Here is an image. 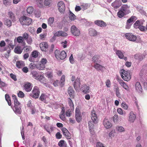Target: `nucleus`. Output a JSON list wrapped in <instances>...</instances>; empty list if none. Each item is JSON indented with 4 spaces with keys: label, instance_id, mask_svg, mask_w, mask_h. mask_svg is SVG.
I'll use <instances>...</instances> for the list:
<instances>
[{
    "label": "nucleus",
    "instance_id": "nucleus-1",
    "mask_svg": "<svg viewBox=\"0 0 147 147\" xmlns=\"http://www.w3.org/2000/svg\"><path fill=\"white\" fill-rule=\"evenodd\" d=\"M91 113V117L92 121H89L88 125L89 130L91 134H92L94 127V125L92 124V122L95 124L97 123L98 122V119L95 111L94 110L92 111Z\"/></svg>",
    "mask_w": 147,
    "mask_h": 147
},
{
    "label": "nucleus",
    "instance_id": "nucleus-2",
    "mask_svg": "<svg viewBox=\"0 0 147 147\" xmlns=\"http://www.w3.org/2000/svg\"><path fill=\"white\" fill-rule=\"evenodd\" d=\"M20 23L22 25H29L32 21V19L28 17L24 16L19 19Z\"/></svg>",
    "mask_w": 147,
    "mask_h": 147
},
{
    "label": "nucleus",
    "instance_id": "nucleus-3",
    "mask_svg": "<svg viewBox=\"0 0 147 147\" xmlns=\"http://www.w3.org/2000/svg\"><path fill=\"white\" fill-rule=\"evenodd\" d=\"M120 73L122 78L124 80L127 81L131 79L129 74L127 71L124 69H122L120 71Z\"/></svg>",
    "mask_w": 147,
    "mask_h": 147
},
{
    "label": "nucleus",
    "instance_id": "nucleus-4",
    "mask_svg": "<svg viewBox=\"0 0 147 147\" xmlns=\"http://www.w3.org/2000/svg\"><path fill=\"white\" fill-rule=\"evenodd\" d=\"M40 93L39 90L37 86H35L32 90V94H30V96L35 98H36L38 97Z\"/></svg>",
    "mask_w": 147,
    "mask_h": 147
},
{
    "label": "nucleus",
    "instance_id": "nucleus-5",
    "mask_svg": "<svg viewBox=\"0 0 147 147\" xmlns=\"http://www.w3.org/2000/svg\"><path fill=\"white\" fill-rule=\"evenodd\" d=\"M71 32L73 35L76 36H78L80 34V30L74 25H73L71 26Z\"/></svg>",
    "mask_w": 147,
    "mask_h": 147
},
{
    "label": "nucleus",
    "instance_id": "nucleus-6",
    "mask_svg": "<svg viewBox=\"0 0 147 147\" xmlns=\"http://www.w3.org/2000/svg\"><path fill=\"white\" fill-rule=\"evenodd\" d=\"M58 9L61 13H64L65 10V5L63 1H60L58 3Z\"/></svg>",
    "mask_w": 147,
    "mask_h": 147
},
{
    "label": "nucleus",
    "instance_id": "nucleus-7",
    "mask_svg": "<svg viewBox=\"0 0 147 147\" xmlns=\"http://www.w3.org/2000/svg\"><path fill=\"white\" fill-rule=\"evenodd\" d=\"M125 36L127 39L132 41H135L137 38L136 36L130 33H126L125 34Z\"/></svg>",
    "mask_w": 147,
    "mask_h": 147
},
{
    "label": "nucleus",
    "instance_id": "nucleus-8",
    "mask_svg": "<svg viewBox=\"0 0 147 147\" xmlns=\"http://www.w3.org/2000/svg\"><path fill=\"white\" fill-rule=\"evenodd\" d=\"M61 130L63 134L67 139H69L71 138V134L65 128H63Z\"/></svg>",
    "mask_w": 147,
    "mask_h": 147
},
{
    "label": "nucleus",
    "instance_id": "nucleus-9",
    "mask_svg": "<svg viewBox=\"0 0 147 147\" xmlns=\"http://www.w3.org/2000/svg\"><path fill=\"white\" fill-rule=\"evenodd\" d=\"M103 124L105 127L107 129L110 128L112 126V124L108 119L105 118L103 121Z\"/></svg>",
    "mask_w": 147,
    "mask_h": 147
},
{
    "label": "nucleus",
    "instance_id": "nucleus-10",
    "mask_svg": "<svg viewBox=\"0 0 147 147\" xmlns=\"http://www.w3.org/2000/svg\"><path fill=\"white\" fill-rule=\"evenodd\" d=\"M40 47L43 51H46L48 47V46L47 42H43L40 44Z\"/></svg>",
    "mask_w": 147,
    "mask_h": 147
},
{
    "label": "nucleus",
    "instance_id": "nucleus-11",
    "mask_svg": "<svg viewBox=\"0 0 147 147\" xmlns=\"http://www.w3.org/2000/svg\"><path fill=\"white\" fill-rule=\"evenodd\" d=\"M129 9V6L127 5H123L121 7V9L125 13L127 14L130 12Z\"/></svg>",
    "mask_w": 147,
    "mask_h": 147
},
{
    "label": "nucleus",
    "instance_id": "nucleus-12",
    "mask_svg": "<svg viewBox=\"0 0 147 147\" xmlns=\"http://www.w3.org/2000/svg\"><path fill=\"white\" fill-rule=\"evenodd\" d=\"M136 118V116L132 112H131L129 113V116L128 121L130 122L133 123Z\"/></svg>",
    "mask_w": 147,
    "mask_h": 147
},
{
    "label": "nucleus",
    "instance_id": "nucleus-13",
    "mask_svg": "<svg viewBox=\"0 0 147 147\" xmlns=\"http://www.w3.org/2000/svg\"><path fill=\"white\" fill-rule=\"evenodd\" d=\"M135 88L136 90L139 93H142V86L139 82H137L135 84Z\"/></svg>",
    "mask_w": 147,
    "mask_h": 147
},
{
    "label": "nucleus",
    "instance_id": "nucleus-14",
    "mask_svg": "<svg viewBox=\"0 0 147 147\" xmlns=\"http://www.w3.org/2000/svg\"><path fill=\"white\" fill-rule=\"evenodd\" d=\"M121 5V3L119 1L116 0L112 4V6L115 8H119Z\"/></svg>",
    "mask_w": 147,
    "mask_h": 147
},
{
    "label": "nucleus",
    "instance_id": "nucleus-15",
    "mask_svg": "<svg viewBox=\"0 0 147 147\" xmlns=\"http://www.w3.org/2000/svg\"><path fill=\"white\" fill-rule=\"evenodd\" d=\"M94 22L95 24L101 27H104L106 26L105 23L102 21L96 20Z\"/></svg>",
    "mask_w": 147,
    "mask_h": 147
},
{
    "label": "nucleus",
    "instance_id": "nucleus-16",
    "mask_svg": "<svg viewBox=\"0 0 147 147\" xmlns=\"http://www.w3.org/2000/svg\"><path fill=\"white\" fill-rule=\"evenodd\" d=\"M94 67L97 70H100L101 71H103V68H104V66H102L97 63H95Z\"/></svg>",
    "mask_w": 147,
    "mask_h": 147
},
{
    "label": "nucleus",
    "instance_id": "nucleus-17",
    "mask_svg": "<svg viewBox=\"0 0 147 147\" xmlns=\"http://www.w3.org/2000/svg\"><path fill=\"white\" fill-rule=\"evenodd\" d=\"M66 57V54L65 52L64 51H62L60 53L59 55L58 58V59H63L65 58Z\"/></svg>",
    "mask_w": 147,
    "mask_h": 147
},
{
    "label": "nucleus",
    "instance_id": "nucleus-18",
    "mask_svg": "<svg viewBox=\"0 0 147 147\" xmlns=\"http://www.w3.org/2000/svg\"><path fill=\"white\" fill-rule=\"evenodd\" d=\"M24 87L25 89L27 92L30 91L32 89L31 86V84L29 83H27L25 84L24 85Z\"/></svg>",
    "mask_w": 147,
    "mask_h": 147
},
{
    "label": "nucleus",
    "instance_id": "nucleus-19",
    "mask_svg": "<svg viewBox=\"0 0 147 147\" xmlns=\"http://www.w3.org/2000/svg\"><path fill=\"white\" fill-rule=\"evenodd\" d=\"M23 49H21L20 46H17L15 48L14 51L16 53L20 54L22 52Z\"/></svg>",
    "mask_w": 147,
    "mask_h": 147
},
{
    "label": "nucleus",
    "instance_id": "nucleus-20",
    "mask_svg": "<svg viewBox=\"0 0 147 147\" xmlns=\"http://www.w3.org/2000/svg\"><path fill=\"white\" fill-rule=\"evenodd\" d=\"M80 82L79 78H77L75 81L74 86L75 89L76 90L80 87Z\"/></svg>",
    "mask_w": 147,
    "mask_h": 147
},
{
    "label": "nucleus",
    "instance_id": "nucleus-21",
    "mask_svg": "<svg viewBox=\"0 0 147 147\" xmlns=\"http://www.w3.org/2000/svg\"><path fill=\"white\" fill-rule=\"evenodd\" d=\"M89 34L91 36H95L97 35V32L94 29L90 28L89 30Z\"/></svg>",
    "mask_w": 147,
    "mask_h": 147
},
{
    "label": "nucleus",
    "instance_id": "nucleus-22",
    "mask_svg": "<svg viewBox=\"0 0 147 147\" xmlns=\"http://www.w3.org/2000/svg\"><path fill=\"white\" fill-rule=\"evenodd\" d=\"M74 91L71 87H69L68 89V92L69 96L71 98L74 97Z\"/></svg>",
    "mask_w": 147,
    "mask_h": 147
},
{
    "label": "nucleus",
    "instance_id": "nucleus-23",
    "mask_svg": "<svg viewBox=\"0 0 147 147\" xmlns=\"http://www.w3.org/2000/svg\"><path fill=\"white\" fill-rule=\"evenodd\" d=\"M25 65L24 63L22 61H17L16 63V66L18 68H21Z\"/></svg>",
    "mask_w": 147,
    "mask_h": 147
},
{
    "label": "nucleus",
    "instance_id": "nucleus-24",
    "mask_svg": "<svg viewBox=\"0 0 147 147\" xmlns=\"http://www.w3.org/2000/svg\"><path fill=\"white\" fill-rule=\"evenodd\" d=\"M69 18L70 20L71 21H74L76 19V16L70 11H69Z\"/></svg>",
    "mask_w": 147,
    "mask_h": 147
},
{
    "label": "nucleus",
    "instance_id": "nucleus-25",
    "mask_svg": "<svg viewBox=\"0 0 147 147\" xmlns=\"http://www.w3.org/2000/svg\"><path fill=\"white\" fill-rule=\"evenodd\" d=\"M32 74L33 77H36V79H37L38 80H39V81H40V80L42 79L41 78H43L42 76H40L38 75L37 72L36 71L33 72L32 73Z\"/></svg>",
    "mask_w": 147,
    "mask_h": 147
},
{
    "label": "nucleus",
    "instance_id": "nucleus-26",
    "mask_svg": "<svg viewBox=\"0 0 147 147\" xmlns=\"http://www.w3.org/2000/svg\"><path fill=\"white\" fill-rule=\"evenodd\" d=\"M9 17L12 21H15V17L14 14L11 12L9 11L8 14Z\"/></svg>",
    "mask_w": 147,
    "mask_h": 147
},
{
    "label": "nucleus",
    "instance_id": "nucleus-27",
    "mask_svg": "<svg viewBox=\"0 0 147 147\" xmlns=\"http://www.w3.org/2000/svg\"><path fill=\"white\" fill-rule=\"evenodd\" d=\"M82 90H83V92L85 93H87L89 92V87L87 86L84 85L82 88Z\"/></svg>",
    "mask_w": 147,
    "mask_h": 147
},
{
    "label": "nucleus",
    "instance_id": "nucleus-28",
    "mask_svg": "<svg viewBox=\"0 0 147 147\" xmlns=\"http://www.w3.org/2000/svg\"><path fill=\"white\" fill-rule=\"evenodd\" d=\"M44 127L46 130L49 134H50L51 132L53 131V127L51 126L50 127H49L47 125H45L44 126Z\"/></svg>",
    "mask_w": 147,
    "mask_h": 147
},
{
    "label": "nucleus",
    "instance_id": "nucleus-29",
    "mask_svg": "<svg viewBox=\"0 0 147 147\" xmlns=\"http://www.w3.org/2000/svg\"><path fill=\"white\" fill-rule=\"evenodd\" d=\"M14 107L15 108L14 111L16 113L18 114H20L21 113L20 106H17L16 105Z\"/></svg>",
    "mask_w": 147,
    "mask_h": 147
},
{
    "label": "nucleus",
    "instance_id": "nucleus-30",
    "mask_svg": "<svg viewBox=\"0 0 147 147\" xmlns=\"http://www.w3.org/2000/svg\"><path fill=\"white\" fill-rule=\"evenodd\" d=\"M116 53L118 56L121 59H122V58H123L124 56V55L123 53L120 50H117L116 51Z\"/></svg>",
    "mask_w": 147,
    "mask_h": 147
},
{
    "label": "nucleus",
    "instance_id": "nucleus-31",
    "mask_svg": "<svg viewBox=\"0 0 147 147\" xmlns=\"http://www.w3.org/2000/svg\"><path fill=\"white\" fill-rule=\"evenodd\" d=\"M136 19V16H132L129 19H128L127 21V23L130 24L134 20Z\"/></svg>",
    "mask_w": 147,
    "mask_h": 147
},
{
    "label": "nucleus",
    "instance_id": "nucleus-32",
    "mask_svg": "<svg viewBox=\"0 0 147 147\" xmlns=\"http://www.w3.org/2000/svg\"><path fill=\"white\" fill-rule=\"evenodd\" d=\"M99 56L98 55H95L92 58V61L93 62L95 63H97L99 61L98 60L99 59Z\"/></svg>",
    "mask_w": 147,
    "mask_h": 147
},
{
    "label": "nucleus",
    "instance_id": "nucleus-33",
    "mask_svg": "<svg viewBox=\"0 0 147 147\" xmlns=\"http://www.w3.org/2000/svg\"><path fill=\"white\" fill-rule=\"evenodd\" d=\"M5 41L7 42V44L8 45L9 47L13 49L14 46L12 45V41L8 39H6Z\"/></svg>",
    "mask_w": 147,
    "mask_h": 147
},
{
    "label": "nucleus",
    "instance_id": "nucleus-34",
    "mask_svg": "<svg viewBox=\"0 0 147 147\" xmlns=\"http://www.w3.org/2000/svg\"><path fill=\"white\" fill-rule=\"evenodd\" d=\"M65 81V76L64 75H63L61 77V80L60 81V85L61 87H63L64 85V82Z\"/></svg>",
    "mask_w": 147,
    "mask_h": 147
},
{
    "label": "nucleus",
    "instance_id": "nucleus-35",
    "mask_svg": "<svg viewBox=\"0 0 147 147\" xmlns=\"http://www.w3.org/2000/svg\"><path fill=\"white\" fill-rule=\"evenodd\" d=\"M125 13L121 9L118 12L117 15L119 18H121L124 16Z\"/></svg>",
    "mask_w": 147,
    "mask_h": 147
},
{
    "label": "nucleus",
    "instance_id": "nucleus-36",
    "mask_svg": "<svg viewBox=\"0 0 147 147\" xmlns=\"http://www.w3.org/2000/svg\"><path fill=\"white\" fill-rule=\"evenodd\" d=\"M5 98L6 101L7 102L8 105L9 106L11 105V101L10 100V98L8 94H6L5 95Z\"/></svg>",
    "mask_w": 147,
    "mask_h": 147
},
{
    "label": "nucleus",
    "instance_id": "nucleus-37",
    "mask_svg": "<svg viewBox=\"0 0 147 147\" xmlns=\"http://www.w3.org/2000/svg\"><path fill=\"white\" fill-rule=\"evenodd\" d=\"M4 24L5 25L9 27L11 25V22L10 20L7 19L5 20Z\"/></svg>",
    "mask_w": 147,
    "mask_h": 147
},
{
    "label": "nucleus",
    "instance_id": "nucleus-38",
    "mask_svg": "<svg viewBox=\"0 0 147 147\" xmlns=\"http://www.w3.org/2000/svg\"><path fill=\"white\" fill-rule=\"evenodd\" d=\"M76 119L78 122H79L82 119V116L81 114H77L75 115Z\"/></svg>",
    "mask_w": 147,
    "mask_h": 147
},
{
    "label": "nucleus",
    "instance_id": "nucleus-39",
    "mask_svg": "<svg viewBox=\"0 0 147 147\" xmlns=\"http://www.w3.org/2000/svg\"><path fill=\"white\" fill-rule=\"evenodd\" d=\"M45 67V65L40 63L37 65L36 68L39 70H43Z\"/></svg>",
    "mask_w": 147,
    "mask_h": 147
},
{
    "label": "nucleus",
    "instance_id": "nucleus-40",
    "mask_svg": "<svg viewBox=\"0 0 147 147\" xmlns=\"http://www.w3.org/2000/svg\"><path fill=\"white\" fill-rule=\"evenodd\" d=\"M54 21V18L53 17L50 18L48 20V24L51 26L53 23Z\"/></svg>",
    "mask_w": 147,
    "mask_h": 147
},
{
    "label": "nucleus",
    "instance_id": "nucleus-41",
    "mask_svg": "<svg viewBox=\"0 0 147 147\" xmlns=\"http://www.w3.org/2000/svg\"><path fill=\"white\" fill-rule=\"evenodd\" d=\"M33 10L34 9L32 7H29L27 9V11L28 13L31 14L33 12Z\"/></svg>",
    "mask_w": 147,
    "mask_h": 147
},
{
    "label": "nucleus",
    "instance_id": "nucleus-42",
    "mask_svg": "<svg viewBox=\"0 0 147 147\" xmlns=\"http://www.w3.org/2000/svg\"><path fill=\"white\" fill-rule=\"evenodd\" d=\"M117 130L119 132H122L125 131V129L122 127L117 126L116 127Z\"/></svg>",
    "mask_w": 147,
    "mask_h": 147
},
{
    "label": "nucleus",
    "instance_id": "nucleus-43",
    "mask_svg": "<svg viewBox=\"0 0 147 147\" xmlns=\"http://www.w3.org/2000/svg\"><path fill=\"white\" fill-rule=\"evenodd\" d=\"M68 102L69 106H70L71 109L73 110L74 105L72 102V101L71 98H69Z\"/></svg>",
    "mask_w": 147,
    "mask_h": 147
},
{
    "label": "nucleus",
    "instance_id": "nucleus-44",
    "mask_svg": "<svg viewBox=\"0 0 147 147\" xmlns=\"http://www.w3.org/2000/svg\"><path fill=\"white\" fill-rule=\"evenodd\" d=\"M11 2L9 0H3V3L6 6L9 5L11 4Z\"/></svg>",
    "mask_w": 147,
    "mask_h": 147
},
{
    "label": "nucleus",
    "instance_id": "nucleus-45",
    "mask_svg": "<svg viewBox=\"0 0 147 147\" xmlns=\"http://www.w3.org/2000/svg\"><path fill=\"white\" fill-rule=\"evenodd\" d=\"M36 66L37 65H36L34 63H31L30 64L29 67L31 69H33L36 67Z\"/></svg>",
    "mask_w": 147,
    "mask_h": 147
},
{
    "label": "nucleus",
    "instance_id": "nucleus-46",
    "mask_svg": "<svg viewBox=\"0 0 147 147\" xmlns=\"http://www.w3.org/2000/svg\"><path fill=\"white\" fill-rule=\"evenodd\" d=\"M14 107H15L16 105L17 106H20V103H19V102L18 101L17 98L14 99Z\"/></svg>",
    "mask_w": 147,
    "mask_h": 147
},
{
    "label": "nucleus",
    "instance_id": "nucleus-47",
    "mask_svg": "<svg viewBox=\"0 0 147 147\" xmlns=\"http://www.w3.org/2000/svg\"><path fill=\"white\" fill-rule=\"evenodd\" d=\"M60 51L59 50H56L55 52V54L56 57L57 59L60 55Z\"/></svg>",
    "mask_w": 147,
    "mask_h": 147
},
{
    "label": "nucleus",
    "instance_id": "nucleus-48",
    "mask_svg": "<svg viewBox=\"0 0 147 147\" xmlns=\"http://www.w3.org/2000/svg\"><path fill=\"white\" fill-rule=\"evenodd\" d=\"M36 2L38 5L40 7L42 5V0H36Z\"/></svg>",
    "mask_w": 147,
    "mask_h": 147
},
{
    "label": "nucleus",
    "instance_id": "nucleus-49",
    "mask_svg": "<svg viewBox=\"0 0 147 147\" xmlns=\"http://www.w3.org/2000/svg\"><path fill=\"white\" fill-rule=\"evenodd\" d=\"M24 40V39L23 38L22 36H20L18 37L17 38V41L19 43H21Z\"/></svg>",
    "mask_w": 147,
    "mask_h": 147
},
{
    "label": "nucleus",
    "instance_id": "nucleus-50",
    "mask_svg": "<svg viewBox=\"0 0 147 147\" xmlns=\"http://www.w3.org/2000/svg\"><path fill=\"white\" fill-rule=\"evenodd\" d=\"M32 55L33 57L36 58L38 55V53L36 51H33L32 53Z\"/></svg>",
    "mask_w": 147,
    "mask_h": 147
},
{
    "label": "nucleus",
    "instance_id": "nucleus-51",
    "mask_svg": "<svg viewBox=\"0 0 147 147\" xmlns=\"http://www.w3.org/2000/svg\"><path fill=\"white\" fill-rule=\"evenodd\" d=\"M18 95V97L21 98L24 97V93L21 91H19Z\"/></svg>",
    "mask_w": 147,
    "mask_h": 147
},
{
    "label": "nucleus",
    "instance_id": "nucleus-52",
    "mask_svg": "<svg viewBox=\"0 0 147 147\" xmlns=\"http://www.w3.org/2000/svg\"><path fill=\"white\" fill-rule=\"evenodd\" d=\"M51 3V0H45L44 1V4L45 5H49Z\"/></svg>",
    "mask_w": 147,
    "mask_h": 147
},
{
    "label": "nucleus",
    "instance_id": "nucleus-53",
    "mask_svg": "<svg viewBox=\"0 0 147 147\" xmlns=\"http://www.w3.org/2000/svg\"><path fill=\"white\" fill-rule=\"evenodd\" d=\"M140 24V21L139 20H137L134 24V27L136 28H138V27Z\"/></svg>",
    "mask_w": 147,
    "mask_h": 147
},
{
    "label": "nucleus",
    "instance_id": "nucleus-54",
    "mask_svg": "<svg viewBox=\"0 0 147 147\" xmlns=\"http://www.w3.org/2000/svg\"><path fill=\"white\" fill-rule=\"evenodd\" d=\"M27 42L29 44H30L32 41V38L29 36L28 38L27 39Z\"/></svg>",
    "mask_w": 147,
    "mask_h": 147
},
{
    "label": "nucleus",
    "instance_id": "nucleus-55",
    "mask_svg": "<svg viewBox=\"0 0 147 147\" xmlns=\"http://www.w3.org/2000/svg\"><path fill=\"white\" fill-rule=\"evenodd\" d=\"M46 98V95L43 94H42L40 97V100L42 101L44 100Z\"/></svg>",
    "mask_w": 147,
    "mask_h": 147
},
{
    "label": "nucleus",
    "instance_id": "nucleus-56",
    "mask_svg": "<svg viewBox=\"0 0 147 147\" xmlns=\"http://www.w3.org/2000/svg\"><path fill=\"white\" fill-rule=\"evenodd\" d=\"M22 38L24 40H26L28 37L29 36L28 34L27 33H24L22 35Z\"/></svg>",
    "mask_w": 147,
    "mask_h": 147
},
{
    "label": "nucleus",
    "instance_id": "nucleus-57",
    "mask_svg": "<svg viewBox=\"0 0 147 147\" xmlns=\"http://www.w3.org/2000/svg\"><path fill=\"white\" fill-rule=\"evenodd\" d=\"M47 62V61L46 59L45 58H42L41 61L40 63L41 64H43L45 65V64H46Z\"/></svg>",
    "mask_w": 147,
    "mask_h": 147
},
{
    "label": "nucleus",
    "instance_id": "nucleus-58",
    "mask_svg": "<svg viewBox=\"0 0 147 147\" xmlns=\"http://www.w3.org/2000/svg\"><path fill=\"white\" fill-rule=\"evenodd\" d=\"M46 75L49 78H51L53 77V74L52 72H48L46 74Z\"/></svg>",
    "mask_w": 147,
    "mask_h": 147
},
{
    "label": "nucleus",
    "instance_id": "nucleus-59",
    "mask_svg": "<svg viewBox=\"0 0 147 147\" xmlns=\"http://www.w3.org/2000/svg\"><path fill=\"white\" fill-rule=\"evenodd\" d=\"M59 117L62 120L64 121L65 120V114H60Z\"/></svg>",
    "mask_w": 147,
    "mask_h": 147
},
{
    "label": "nucleus",
    "instance_id": "nucleus-60",
    "mask_svg": "<svg viewBox=\"0 0 147 147\" xmlns=\"http://www.w3.org/2000/svg\"><path fill=\"white\" fill-rule=\"evenodd\" d=\"M64 141L63 140H61L58 143V145L60 146H64L65 143H64Z\"/></svg>",
    "mask_w": 147,
    "mask_h": 147
},
{
    "label": "nucleus",
    "instance_id": "nucleus-61",
    "mask_svg": "<svg viewBox=\"0 0 147 147\" xmlns=\"http://www.w3.org/2000/svg\"><path fill=\"white\" fill-rule=\"evenodd\" d=\"M69 60L70 62L71 63L73 64L74 63V61L72 54H71L70 57H69Z\"/></svg>",
    "mask_w": 147,
    "mask_h": 147
},
{
    "label": "nucleus",
    "instance_id": "nucleus-62",
    "mask_svg": "<svg viewBox=\"0 0 147 147\" xmlns=\"http://www.w3.org/2000/svg\"><path fill=\"white\" fill-rule=\"evenodd\" d=\"M125 89V90H128L129 89V87L126 85V84L124 83H123V84L122 86Z\"/></svg>",
    "mask_w": 147,
    "mask_h": 147
},
{
    "label": "nucleus",
    "instance_id": "nucleus-63",
    "mask_svg": "<svg viewBox=\"0 0 147 147\" xmlns=\"http://www.w3.org/2000/svg\"><path fill=\"white\" fill-rule=\"evenodd\" d=\"M10 76L14 81H16L17 80L16 76L15 75L13 74H10Z\"/></svg>",
    "mask_w": 147,
    "mask_h": 147
},
{
    "label": "nucleus",
    "instance_id": "nucleus-64",
    "mask_svg": "<svg viewBox=\"0 0 147 147\" xmlns=\"http://www.w3.org/2000/svg\"><path fill=\"white\" fill-rule=\"evenodd\" d=\"M97 147H105L103 144L100 142H98L96 144Z\"/></svg>",
    "mask_w": 147,
    "mask_h": 147
}]
</instances>
